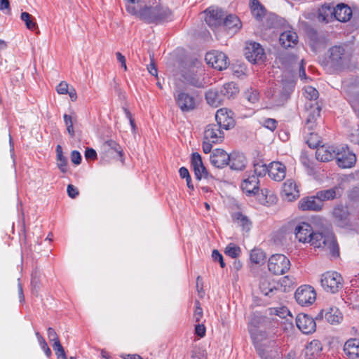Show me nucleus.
I'll use <instances>...</instances> for the list:
<instances>
[{
    "instance_id": "6ab92c4d",
    "label": "nucleus",
    "mask_w": 359,
    "mask_h": 359,
    "mask_svg": "<svg viewBox=\"0 0 359 359\" xmlns=\"http://www.w3.org/2000/svg\"><path fill=\"white\" fill-rule=\"evenodd\" d=\"M323 203L317 195L302 198L298 203V208L302 211H318L323 208Z\"/></svg>"
},
{
    "instance_id": "c756f323",
    "label": "nucleus",
    "mask_w": 359,
    "mask_h": 359,
    "mask_svg": "<svg viewBox=\"0 0 359 359\" xmlns=\"http://www.w3.org/2000/svg\"><path fill=\"white\" fill-rule=\"evenodd\" d=\"M222 26H223L230 34H233L241 29V22L237 16L230 14L224 19Z\"/></svg>"
},
{
    "instance_id": "09e8293b",
    "label": "nucleus",
    "mask_w": 359,
    "mask_h": 359,
    "mask_svg": "<svg viewBox=\"0 0 359 359\" xmlns=\"http://www.w3.org/2000/svg\"><path fill=\"white\" fill-rule=\"evenodd\" d=\"M64 121L67 127V130L71 137L74 136V123L76 121V118L70 115L64 114Z\"/></svg>"
},
{
    "instance_id": "052dcab7",
    "label": "nucleus",
    "mask_w": 359,
    "mask_h": 359,
    "mask_svg": "<svg viewBox=\"0 0 359 359\" xmlns=\"http://www.w3.org/2000/svg\"><path fill=\"white\" fill-rule=\"evenodd\" d=\"M39 343L41 348L43 349V351L45 352L46 355L48 357H50L51 355V351L49 348V347L48 346V344L46 342V341H45V339H43V337H39Z\"/></svg>"
},
{
    "instance_id": "ddd939ff",
    "label": "nucleus",
    "mask_w": 359,
    "mask_h": 359,
    "mask_svg": "<svg viewBox=\"0 0 359 359\" xmlns=\"http://www.w3.org/2000/svg\"><path fill=\"white\" fill-rule=\"evenodd\" d=\"M335 158L338 166L341 168H352L356 162L355 155L344 147H338Z\"/></svg>"
},
{
    "instance_id": "dca6fc26",
    "label": "nucleus",
    "mask_w": 359,
    "mask_h": 359,
    "mask_svg": "<svg viewBox=\"0 0 359 359\" xmlns=\"http://www.w3.org/2000/svg\"><path fill=\"white\" fill-rule=\"evenodd\" d=\"M296 325L299 330L306 334L314 332L316 328L314 319L304 313H299L297 316Z\"/></svg>"
},
{
    "instance_id": "338daca9",
    "label": "nucleus",
    "mask_w": 359,
    "mask_h": 359,
    "mask_svg": "<svg viewBox=\"0 0 359 359\" xmlns=\"http://www.w3.org/2000/svg\"><path fill=\"white\" fill-rule=\"evenodd\" d=\"M85 157L86 159L95 160L97 158V153L95 149L88 148L85 151Z\"/></svg>"
},
{
    "instance_id": "0e129e2a",
    "label": "nucleus",
    "mask_w": 359,
    "mask_h": 359,
    "mask_svg": "<svg viewBox=\"0 0 359 359\" xmlns=\"http://www.w3.org/2000/svg\"><path fill=\"white\" fill-rule=\"evenodd\" d=\"M71 161L73 163L76 165H79L81 161V156L80 153L77 151H73L71 154Z\"/></svg>"
},
{
    "instance_id": "5701e85b",
    "label": "nucleus",
    "mask_w": 359,
    "mask_h": 359,
    "mask_svg": "<svg viewBox=\"0 0 359 359\" xmlns=\"http://www.w3.org/2000/svg\"><path fill=\"white\" fill-rule=\"evenodd\" d=\"M338 147L322 145L316 151V158L323 162H327L335 158Z\"/></svg>"
},
{
    "instance_id": "e2e57ef3",
    "label": "nucleus",
    "mask_w": 359,
    "mask_h": 359,
    "mask_svg": "<svg viewBox=\"0 0 359 359\" xmlns=\"http://www.w3.org/2000/svg\"><path fill=\"white\" fill-rule=\"evenodd\" d=\"M350 140L352 142L359 144V128H353L350 134Z\"/></svg>"
},
{
    "instance_id": "bb28decb",
    "label": "nucleus",
    "mask_w": 359,
    "mask_h": 359,
    "mask_svg": "<svg viewBox=\"0 0 359 359\" xmlns=\"http://www.w3.org/2000/svg\"><path fill=\"white\" fill-rule=\"evenodd\" d=\"M279 41L284 48H294L298 43V36L293 29H287L280 34Z\"/></svg>"
},
{
    "instance_id": "f704fd0d",
    "label": "nucleus",
    "mask_w": 359,
    "mask_h": 359,
    "mask_svg": "<svg viewBox=\"0 0 359 359\" xmlns=\"http://www.w3.org/2000/svg\"><path fill=\"white\" fill-rule=\"evenodd\" d=\"M259 288L261 292L265 295L270 297H273L278 289L274 282H271L268 278H263L259 283Z\"/></svg>"
},
{
    "instance_id": "2f4dec72",
    "label": "nucleus",
    "mask_w": 359,
    "mask_h": 359,
    "mask_svg": "<svg viewBox=\"0 0 359 359\" xmlns=\"http://www.w3.org/2000/svg\"><path fill=\"white\" fill-rule=\"evenodd\" d=\"M352 16V11L344 4H338L334 7V18L340 22H346Z\"/></svg>"
},
{
    "instance_id": "3c124183",
    "label": "nucleus",
    "mask_w": 359,
    "mask_h": 359,
    "mask_svg": "<svg viewBox=\"0 0 359 359\" xmlns=\"http://www.w3.org/2000/svg\"><path fill=\"white\" fill-rule=\"evenodd\" d=\"M269 167H266V165L258 163L255 164L254 165V175L258 177L264 176L266 172H268Z\"/></svg>"
},
{
    "instance_id": "79ce46f5",
    "label": "nucleus",
    "mask_w": 359,
    "mask_h": 359,
    "mask_svg": "<svg viewBox=\"0 0 359 359\" xmlns=\"http://www.w3.org/2000/svg\"><path fill=\"white\" fill-rule=\"evenodd\" d=\"M250 8L253 16L258 20H261L265 15V9L258 0H252Z\"/></svg>"
},
{
    "instance_id": "7c9ffc66",
    "label": "nucleus",
    "mask_w": 359,
    "mask_h": 359,
    "mask_svg": "<svg viewBox=\"0 0 359 359\" xmlns=\"http://www.w3.org/2000/svg\"><path fill=\"white\" fill-rule=\"evenodd\" d=\"M344 351L351 359H359V339H350L344 346Z\"/></svg>"
},
{
    "instance_id": "cd10ccee",
    "label": "nucleus",
    "mask_w": 359,
    "mask_h": 359,
    "mask_svg": "<svg viewBox=\"0 0 359 359\" xmlns=\"http://www.w3.org/2000/svg\"><path fill=\"white\" fill-rule=\"evenodd\" d=\"M259 180L255 175H250L243 180L241 189L247 195L256 194L259 191Z\"/></svg>"
},
{
    "instance_id": "e433bc0d",
    "label": "nucleus",
    "mask_w": 359,
    "mask_h": 359,
    "mask_svg": "<svg viewBox=\"0 0 359 359\" xmlns=\"http://www.w3.org/2000/svg\"><path fill=\"white\" fill-rule=\"evenodd\" d=\"M333 215L339 225L346 226L348 224V212L346 208L337 207L333 210Z\"/></svg>"
},
{
    "instance_id": "b1692460",
    "label": "nucleus",
    "mask_w": 359,
    "mask_h": 359,
    "mask_svg": "<svg viewBox=\"0 0 359 359\" xmlns=\"http://www.w3.org/2000/svg\"><path fill=\"white\" fill-rule=\"evenodd\" d=\"M269 176L275 181H282L286 175V168L285 165L278 161H273L269 165Z\"/></svg>"
},
{
    "instance_id": "bf43d9fd",
    "label": "nucleus",
    "mask_w": 359,
    "mask_h": 359,
    "mask_svg": "<svg viewBox=\"0 0 359 359\" xmlns=\"http://www.w3.org/2000/svg\"><path fill=\"white\" fill-rule=\"evenodd\" d=\"M68 87H69V86H68V83L67 82L62 81L57 86L56 90H57V92L59 94L66 95L68 93V90H69Z\"/></svg>"
},
{
    "instance_id": "6e6552de",
    "label": "nucleus",
    "mask_w": 359,
    "mask_h": 359,
    "mask_svg": "<svg viewBox=\"0 0 359 359\" xmlns=\"http://www.w3.org/2000/svg\"><path fill=\"white\" fill-rule=\"evenodd\" d=\"M320 284L325 291L334 294L342 288L343 278L336 271H327L322 274Z\"/></svg>"
},
{
    "instance_id": "13d9d810",
    "label": "nucleus",
    "mask_w": 359,
    "mask_h": 359,
    "mask_svg": "<svg viewBox=\"0 0 359 359\" xmlns=\"http://www.w3.org/2000/svg\"><path fill=\"white\" fill-rule=\"evenodd\" d=\"M262 195L266 197V203H273L276 197L268 189H262Z\"/></svg>"
},
{
    "instance_id": "c03bdc74",
    "label": "nucleus",
    "mask_w": 359,
    "mask_h": 359,
    "mask_svg": "<svg viewBox=\"0 0 359 359\" xmlns=\"http://www.w3.org/2000/svg\"><path fill=\"white\" fill-rule=\"evenodd\" d=\"M266 259L265 253L259 249L252 250L250 252V261L256 264H262Z\"/></svg>"
},
{
    "instance_id": "37998d69",
    "label": "nucleus",
    "mask_w": 359,
    "mask_h": 359,
    "mask_svg": "<svg viewBox=\"0 0 359 359\" xmlns=\"http://www.w3.org/2000/svg\"><path fill=\"white\" fill-rule=\"evenodd\" d=\"M322 348L321 343L318 340H313L306 346V354L315 358L319 355Z\"/></svg>"
},
{
    "instance_id": "473e14b6",
    "label": "nucleus",
    "mask_w": 359,
    "mask_h": 359,
    "mask_svg": "<svg viewBox=\"0 0 359 359\" xmlns=\"http://www.w3.org/2000/svg\"><path fill=\"white\" fill-rule=\"evenodd\" d=\"M246 164V158L243 154L231 153L230 154L229 165L231 169L235 170H241L244 169Z\"/></svg>"
},
{
    "instance_id": "39448f33",
    "label": "nucleus",
    "mask_w": 359,
    "mask_h": 359,
    "mask_svg": "<svg viewBox=\"0 0 359 359\" xmlns=\"http://www.w3.org/2000/svg\"><path fill=\"white\" fill-rule=\"evenodd\" d=\"M261 320L259 318L252 319L249 324L248 330L259 355L261 357H264V353L262 346L266 344L268 338L266 332L259 326Z\"/></svg>"
},
{
    "instance_id": "603ef678",
    "label": "nucleus",
    "mask_w": 359,
    "mask_h": 359,
    "mask_svg": "<svg viewBox=\"0 0 359 359\" xmlns=\"http://www.w3.org/2000/svg\"><path fill=\"white\" fill-rule=\"evenodd\" d=\"M236 220L238 223L244 229H247L248 230L250 229V222L245 215H242L241 213L237 214Z\"/></svg>"
},
{
    "instance_id": "72a5a7b5",
    "label": "nucleus",
    "mask_w": 359,
    "mask_h": 359,
    "mask_svg": "<svg viewBox=\"0 0 359 359\" xmlns=\"http://www.w3.org/2000/svg\"><path fill=\"white\" fill-rule=\"evenodd\" d=\"M318 199L323 203V201L333 200L341 196L340 189L339 187H333L330 189L321 190L316 193Z\"/></svg>"
},
{
    "instance_id": "4c0bfd02",
    "label": "nucleus",
    "mask_w": 359,
    "mask_h": 359,
    "mask_svg": "<svg viewBox=\"0 0 359 359\" xmlns=\"http://www.w3.org/2000/svg\"><path fill=\"white\" fill-rule=\"evenodd\" d=\"M207 102L212 107H217L224 101L220 91L210 90L205 93Z\"/></svg>"
},
{
    "instance_id": "c85d7f7f",
    "label": "nucleus",
    "mask_w": 359,
    "mask_h": 359,
    "mask_svg": "<svg viewBox=\"0 0 359 359\" xmlns=\"http://www.w3.org/2000/svg\"><path fill=\"white\" fill-rule=\"evenodd\" d=\"M47 332L49 340L54 342L53 344V348L57 356V359H67L65 350L59 341L57 334L55 330L52 327H49Z\"/></svg>"
},
{
    "instance_id": "f257e3e1",
    "label": "nucleus",
    "mask_w": 359,
    "mask_h": 359,
    "mask_svg": "<svg viewBox=\"0 0 359 359\" xmlns=\"http://www.w3.org/2000/svg\"><path fill=\"white\" fill-rule=\"evenodd\" d=\"M133 15L147 23H161L168 20L171 16L170 10L160 3L155 2L152 5L143 4Z\"/></svg>"
},
{
    "instance_id": "9b49d317",
    "label": "nucleus",
    "mask_w": 359,
    "mask_h": 359,
    "mask_svg": "<svg viewBox=\"0 0 359 359\" xmlns=\"http://www.w3.org/2000/svg\"><path fill=\"white\" fill-rule=\"evenodd\" d=\"M295 299L299 304L303 306H309L315 302L316 293L311 286L303 285L296 290Z\"/></svg>"
},
{
    "instance_id": "5fc2aeb1",
    "label": "nucleus",
    "mask_w": 359,
    "mask_h": 359,
    "mask_svg": "<svg viewBox=\"0 0 359 359\" xmlns=\"http://www.w3.org/2000/svg\"><path fill=\"white\" fill-rule=\"evenodd\" d=\"M311 137L307 140V144L311 148L318 147L319 140L316 134L310 133Z\"/></svg>"
},
{
    "instance_id": "a19ab883",
    "label": "nucleus",
    "mask_w": 359,
    "mask_h": 359,
    "mask_svg": "<svg viewBox=\"0 0 359 359\" xmlns=\"http://www.w3.org/2000/svg\"><path fill=\"white\" fill-rule=\"evenodd\" d=\"M57 165L60 170L65 173L67 171V158L63 155L62 149L60 145L56 147Z\"/></svg>"
},
{
    "instance_id": "393cba45",
    "label": "nucleus",
    "mask_w": 359,
    "mask_h": 359,
    "mask_svg": "<svg viewBox=\"0 0 359 359\" xmlns=\"http://www.w3.org/2000/svg\"><path fill=\"white\" fill-rule=\"evenodd\" d=\"M283 194L288 201H292L299 196V191L297 183L292 179L287 180L283 186Z\"/></svg>"
},
{
    "instance_id": "ea45409f",
    "label": "nucleus",
    "mask_w": 359,
    "mask_h": 359,
    "mask_svg": "<svg viewBox=\"0 0 359 359\" xmlns=\"http://www.w3.org/2000/svg\"><path fill=\"white\" fill-rule=\"evenodd\" d=\"M238 88L236 85L233 83H228L223 86L220 90L221 95L224 99H230L233 97L236 94L238 93Z\"/></svg>"
},
{
    "instance_id": "7ed1b4c3",
    "label": "nucleus",
    "mask_w": 359,
    "mask_h": 359,
    "mask_svg": "<svg viewBox=\"0 0 359 359\" xmlns=\"http://www.w3.org/2000/svg\"><path fill=\"white\" fill-rule=\"evenodd\" d=\"M351 54L343 46H334L327 52L325 65L334 71H342L348 67Z\"/></svg>"
},
{
    "instance_id": "f8f14e48",
    "label": "nucleus",
    "mask_w": 359,
    "mask_h": 359,
    "mask_svg": "<svg viewBox=\"0 0 359 359\" xmlns=\"http://www.w3.org/2000/svg\"><path fill=\"white\" fill-rule=\"evenodd\" d=\"M205 60L208 65L218 70L226 69L229 65L228 57L218 50L210 51L205 55Z\"/></svg>"
},
{
    "instance_id": "8fccbe9b",
    "label": "nucleus",
    "mask_w": 359,
    "mask_h": 359,
    "mask_svg": "<svg viewBox=\"0 0 359 359\" xmlns=\"http://www.w3.org/2000/svg\"><path fill=\"white\" fill-rule=\"evenodd\" d=\"M20 18H21V20L22 21L25 22V23L26 25V27L29 29H34L36 27V24L33 20V18H32V16L29 13H28L27 12H22L21 13Z\"/></svg>"
},
{
    "instance_id": "20e7f679",
    "label": "nucleus",
    "mask_w": 359,
    "mask_h": 359,
    "mask_svg": "<svg viewBox=\"0 0 359 359\" xmlns=\"http://www.w3.org/2000/svg\"><path fill=\"white\" fill-rule=\"evenodd\" d=\"M314 248H322L329 252L332 256L339 255V248L334 233L330 230L313 232L309 243Z\"/></svg>"
},
{
    "instance_id": "774afa93",
    "label": "nucleus",
    "mask_w": 359,
    "mask_h": 359,
    "mask_svg": "<svg viewBox=\"0 0 359 359\" xmlns=\"http://www.w3.org/2000/svg\"><path fill=\"white\" fill-rule=\"evenodd\" d=\"M290 312L286 307H282L279 309H276V314L279 317L284 318L286 316L290 315Z\"/></svg>"
},
{
    "instance_id": "58836bf2",
    "label": "nucleus",
    "mask_w": 359,
    "mask_h": 359,
    "mask_svg": "<svg viewBox=\"0 0 359 359\" xmlns=\"http://www.w3.org/2000/svg\"><path fill=\"white\" fill-rule=\"evenodd\" d=\"M325 318L331 324L339 323L341 321L343 316L340 311L336 307H330L325 311Z\"/></svg>"
},
{
    "instance_id": "680f3d73",
    "label": "nucleus",
    "mask_w": 359,
    "mask_h": 359,
    "mask_svg": "<svg viewBox=\"0 0 359 359\" xmlns=\"http://www.w3.org/2000/svg\"><path fill=\"white\" fill-rule=\"evenodd\" d=\"M67 191L68 196L72 198H75L79 196V191L77 188L72 184H69L67 186Z\"/></svg>"
},
{
    "instance_id": "4468645a",
    "label": "nucleus",
    "mask_w": 359,
    "mask_h": 359,
    "mask_svg": "<svg viewBox=\"0 0 359 359\" xmlns=\"http://www.w3.org/2000/svg\"><path fill=\"white\" fill-rule=\"evenodd\" d=\"M191 166L194 171V175L196 178L198 180H201L202 179H209L212 178V177L209 175L207 169L204 166L201 156L198 153H193L191 155Z\"/></svg>"
},
{
    "instance_id": "2eb2a0df",
    "label": "nucleus",
    "mask_w": 359,
    "mask_h": 359,
    "mask_svg": "<svg viewBox=\"0 0 359 359\" xmlns=\"http://www.w3.org/2000/svg\"><path fill=\"white\" fill-rule=\"evenodd\" d=\"M215 120L217 121L216 125L225 130L233 128L235 124L232 111L226 108H222L217 111Z\"/></svg>"
},
{
    "instance_id": "49530a36",
    "label": "nucleus",
    "mask_w": 359,
    "mask_h": 359,
    "mask_svg": "<svg viewBox=\"0 0 359 359\" xmlns=\"http://www.w3.org/2000/svg\"><path fill=\"white\" fill-rule=\"evenodd\" d=\"M127 11L133 15L137 13V11L143 5L142 0H126Z\"/></svg>"
},
{
    "instance_id": "69168bd1",
    "label": "nucleus",
    "mask_w": 359,
    "mask_h": 359,
    "mask_svg": "<svg viewBox=\"0 0 359 359\" xmlns=\"http://www.w3.org/2000/svg\"><path fill=\"white\" fill-rule=\"evenodd\" d=\"M205 327L203 324H198L195 327V333L199 337H203L205 335Z\"/></svg>"
},
{
    "instance_id": "1a4fd4ad",
    "label": "nucleus",
    "mask_w": 359,
    "mask_h": 359,
    "mask_svg": "<svg viewBox=\"0 0 359 359\" xmlns=\"http://www.w3.org/2000/svg\"><path fill=\"white\" fill-rule=\"evenodd\" d=\"M290 268L289 259L282 254L273 255L268 261V269L275 275H282Z\"/></svg>"
},
{
    "instance_id": "c9c22d12",
    "label": "nucleus",
    "mask_w": 359,
    "mask_h": 359,
    "mask_svg": "<svg viewBox=\"0 0 359 359\" xmlns=\"http://www.w3.org/2000/svg\"><path fill=\"white\" fill-rule=\"evenodd\" d=\"M333 18H334V7L325 4L319 8L318 14L319 21L329 22Z\"/></svg>"
},
{
    "instance_id": "a18cd8bd",
    "label": "nucleus",
    "mask_w": 359,
    "mask_h": 359,
    "mask_svg": "<svg viewBox=\"0 0 359 359\" xmlns=\"http://www.w3.org/2000/svg\"><path fill=\"white\" fill-rule=\"evenodd\" d=\"M325 44V39L323 36H319L316 32L311 35V45L314 50L324 46Z\"/></svg>"
},
{
    "instance_id": "412c9836",
    "label": "nucleus",
    "mask_w": 359,
    "mask_h": 359,
    "mask_svg": "<svg viewBox=\"0 0 359 359\" xmlns=\"http://www.w3.org/2000/svg\"><path fill=\"white\" fill-rule=\"evenodd\" d=\"M101 150L102 153L104 154V157H115V156L122 157L123 156L121 147L112 140L104 141L101 146Z\"/></svg>"
},
{
    "instance_id": "f3484780",
    "label": "nucleus",
    "mask_w": 359,
    "mask_h": 359,
    "mask_svg": "<svg viewBox=\"0 0 359 359\" xmlns=\"http://www.w3.org/2000/svg\"><path fill=\"white\" fill-rule=\"evenodd\" d=\"M205 20L211 27L222 26L224 20V13L222 9L215 7H210L205 11Z\"/></svg>"
},
{
    "instance_id": "4be33fe9",
    "label": "nucleus",
    "mask_w": 359,
    "mask_h": 359,
    "mask_svg": "<svg viewBox=\"0 0 359 359\" xmlns=\"http://www.w3.org/2000/svg\"><path fill=\"white\" fill-rule=\"evenodd\" d=\"M230 154L222 149H215L210 155V160L212 165L217 168H222L229 162Z\"/></svg>"
},
{
    "instance_id": "9d476101",
    "label": "nucleus",
    "mask_w": 359,
    "mask_h": 359,
    "mask_svg": "<svg viewBox=\"0 0 359 359\" xmlns=\"http://www.w3.org/2000/svg\"><path fill=\"white\" fill-rule=\"evenodd\" d=\"M246 59L252 63L264 62L266 55L262 46L256 42H248L245 49Z\"/></svg>"
},
{
    "instance_id": "de8ad7c7",
    "label": "nucleus",
    "mask_w": 359,
    "mask_h": 359,
    "mask_svg": "<svg viewBox=\"0 0 359 359\" xmlns=\"http://www.w3.org/2000/svg\"><path fill=\"white\" fill-rule=\"evenodd\" d=\"M224 253L226 255L235 259L239 256L241 248L233 243H230L225 248Z\"/></svg>"
},
{
    "instance_id": "6e6d98bb",
    "label": "nucleus",
    "mask_w": 359,
    "mask_h": 359,
    "mask_svg": "<svg viewBox=\"0 0 359 359\" xmlns=\"http://www.w3.org/2000/svg\"><path fill=\"white\" fill-rule=\"evenodd\" d=\"M245 97L248 100L252 103H255L259 100V93L257 90H254L245 93Z\"/></svg>"
},
{
    "instance_id": "aec40b11",
    "label": "nucleus",
    "mask_w": 359,
    "mask_h": 359,
    "mask_svg": "<svg viewBox=\"0 0 359 359\" xmlns=\"http://www.w3.org/2000/svg\"><path fill=\"white\" fill-rule=\"evenodd\" d=\"M294 88V81L292 79L283 80L280 84L274 90L273 94L275 97H280L281 100H286Z\"/></svg>"
},
{
    "instance_id": "a878e982",
    "label": "nucleus",
    "mask_w": 359,
    "mask_h": 359,
    "mask_svg": "<svg viewBox=\"0 0 359 359\" xmlns=\"http://www.w3.org/2000/svg\"><path fill=\"white\" fill-rule=\"evenodd\" d=\"M294 233L299 242L309 243V239L311 238L313 231L309 224L301 222L295 227Z\"/></svg>"
},
{
    "instance_id": "4d7b16f0",
    "label": "nucleus",
    "mask_w": 359,
    "mask_h": 359,
    "mask_svg": "<svg viewBox=\"0 0 359 359\" xmlns=\"http://www.w3.org/2000/svg\"><path fill=\"white\" fill-rule=\"evenodd\" d=\"M199 302H196V309L194 313V319L196 322H200L201 319L203 317V310L199 306Z\"/></svg>"
},
{
    "instance_id": "a211bd4d",
    "label": "nucleus",
    "mask_w": 359,
    "mask_h": 359,
    "mask_svg": "<svg viewBox=\"0 0 359 359\" xmlns=\"http://www.w3.org/2000/svg\"><path fill=\"white\" fill-rule=\"evenodd\" d=\"M183 82L196 88H203L205 83L201 74L198 70L189 69L182 72Z\"/></svg>"
},
{
    "instance_id": "f03ea898",
    "label": "nucleus",
    "mask_w": 359,
    "mask_h": 359,
    "mask_svg": "<svg viewBox=\"0 0 359 359\" xmlns=\"http://www.w3.org/2000/svg\"><path fill=\"white\" fill-rule=\"evenodd\" d=\"M304 95L309 101L305 104L306 128L313 130L316 122L320 117L321 106L316 100L318 97V91L313 87L308 86L304 88Z\"/></svg>"
},
{
    "instance_id": "423d86ee",
    "label": "nucleus",
    "mask_w": 359,
    "mask_h": 359,
    "mask_svg": "<svg viewBox=\"0 0 359 359\" xmlns=\"http://www.w3.org/2000/svg\"><path fill=\"white\" fill-rule=\"evenodd\" d=\"M224 134L222 128L216 124H209L204 131L203 151L205 154L211 151L212 144H218L224 140Z\"/></svg>"
},
{
    "instance_id": "864d4df0",
    "label": "nucleus",
    "mask_w": 359,
    "mask_h": 359,
    "mask_svg": "<svg viewBox=\"0 0 359 359\" xmlns=\"http://www.w3.org/2000/svg\"><path fill=\"white\" fill-rule=\"evenodd\" d=\"M262 124L264 127L271 131H273L277 127V121L273 118H265L262 122Z\"/></svg>"
},
{
    "instance_id": "0eeeda50",
    "label": "nucleus",
    "mask_w": 359,
    "mask_h": 359,
    "mask_svg": "<svg viewBox=\"0 0 359 359\" xmlns=\"http://www.w3.org/2000/svg\"><path fill=\"white\" fill-rule=\"evenodd\" d=\"M174 98L177 106L182 112H189L198 106L196 96L184 89L177 88L174 93Z\"/></svg>"
}]
</instances>
